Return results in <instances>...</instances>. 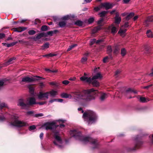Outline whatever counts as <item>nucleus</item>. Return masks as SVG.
I'll return each mask as SVG.
<instances>
[{
	"mask_svg": "<svg viewBox=\"0 0 153 153\" xmlns=\"http://www.w3.org/2000/svg\"><path fill=\"white\" fill-rule=\"evenodd\" d=\"M102 41V40L101 39L98 40L97 41L96 40V43L97 44H98L100 43Z\"/></svg>",
	"mask_w": 153,
	"mask_h": 153,
	"instance_id": "obj_61",
	"label": "nucleus"
},
{
	"mask_svg": "<svg viewBox=\"0 0 153 153\" xmlns=\"http://www.w3.org/2000/svg\"><path fill=\"white\" fill-rule=\"evenodd\" d=\"M6 105L4 103H1L0 104V108H2L4 107H6Z\"/></svg>",
	"mask_w": 153,
	"mask_h": 153,
	"instance_id": "obj_44",
	"label": "nucleus"
},
{
	"mask_svg": "<svg viewBox=\"0 0 153 153\" xmlns=\"http://www.w3.org/2000/svg\"><path fill=\"white\" fill-rule=\"evenodd\" d=\"M149 75L150 76H153V68L151 70V72Z\"/></svg>",
	"mask_w": 153,
	"mask_h": 153,
	"instance_id": "obj_59",
	"label": "nucleus"
},
{
	"mask_svg": "<svg viewBox=\"0 0 153 153\" xmlns=\"http://www.w3.org/2000/svg\"><path fill=\"white\" fill-rule=\"evenodd\" d=\"M126 53V51L125 48H123L121 49V55L123 56H124Z\"/></svg>",
	"mask_w": 153,
	"mask_h": 153,
	"instance_id": "obj_27",
	"label": "nucleus"
},
{
	"mask_svg": "<svg viewBox=\"0 0 153 153\" xmlns=\"http://www.w3.org/2000/svg\"><path fill=\"white\" fill-rule=\"evenodd\" d=\"M5 118L3 116H0V121H3L5 120Z\"/></svg>",
	"mask_w": 153,
	"mask_h": 153,
	"instance_id": "obj_56",
	"label": "nucleus"
},
{
	"mask_svg": "<svg viewBox=\"0 0 153 153\" xmlns=\"http://www.w3.org/2000/svg\"><path fill=\"white\" fill-rule=\"evenodd\" d=\"M27 29V28L26 27H18V31H17V32H21L24 31Z\"/></svg>",
	"mask_w": 153,
	"mask_h": 153,
	"instance_id": "obj_26",
	"label": "nucleus"
},
{
	"mask_svg": "<svg viewBox=\"0 0 153 153\" xmlns=\"http://www.w3.org/2000/svg\"><path fill=\"white\" fill-rule=\"evenodd\" d=\"M17 105L22 107H24L27 106V104L25 103V100L23 99H21L19 100Z\"/></svg>",
	"mask_w": 153,
	"mask_h": 153,
	"instance_id": "obj_13",
	"label": "nucleus"
},
{
	"mask_svg": "<svg viewBox=\"0 0 153 153\" xmlns=\"http://www.w3.org/2000/svg\"><path fill=\"white\" fill-rule=\"evenodd\" d=\"M56 101V99H54L52 100H51L49 101V102L50 103H52L53 102Z\"/></svg>",
	"mask_w": 153,
	"mask_h": 153,
	"instance_id": "obj_62",
	"label": "nucleus"
},
{
	"mask_svg": "<svg viewBox=\"0 0 153 153\" xmlns=\"http://www.w3.org/2000/svg\"><path fill=\"white\" fill-rule=\"evenodd\" d=\"M49 92L51 97H54L56 95V91L53 90Z\"/></svg>",
	"mask_w": 153,
	"mask_h": 153,
	"instance_id": "obj_28",
	"label": "nucleus"
},
{
	"mask_svg": "<svg viewBox=\"0 0 153 153\" xmlns=\"http://www.w3.org/2000/svg\"><path fill=\"white\" fill-rule=\"evenodd\" d=\"M102 77V76L101 73L98 72L93 76L91 79L96 80L97 79H101Z\"/></svg>",
	"mask_w": 153,
	"mask_h": 153,
	"instance_id": "obj_16",
	"label": "nucleus"
},
{
	"mask_svg": "<svg viewBox=\"0 0 153 153\" xmlns=\"http://www.w3.org/2000/svg\"><path fill=\"white\" fill-rule=\"evenodd\" d=\"M45 37L47 36H51L53 34V32L52 31H49L46 33H45Z\"/></svg>",
	"mask_w": 153,
	"mask_h": 153,
	"instance_id": "obj_29",
	"label": "nucleus"
},
{
	"mask_svg": "<svg viewBox=\"0 0 153 153\" xmlns=\"http://www.w3.org/2000/svg\"><path fill=\"white\" fill-rule=\"evenodd\" d=\"M146 34L149 38H153V34L152 31L150 30H148L146 32Z\"/></svg>",
	"mask_w": 153,
	"mask_h": 153,
	"instance_id": "obj_21",
	"label": "nucleus"
},
{
	"mask_svg": "<svg viewBox=\"0 0 153 153\" xmlns=\"http://www.w3.org/2000/svg\"><path fill=\"white\" fill-rule=\"evenodd\" d=\"M43 116V114L42 113H39L38 114H36L35 116L36 117H42Z\"/></svg>",
	"mask_w": 153,
	"mask_h": 153,
	"instance_id": "obj_49",
	"label": "nucleus"
},
{
	"mask_svg": "<svg viewBox=\"0 0 153 153\" xmlns=\"http://www.w3.org/2000/svg\"><path fill=\"white\" fill-rule=\"evenodd\" d=\"M34 77L36 78V79H39L38 80H40V79H45V78H43V77H40V76H35Z\"/></svg>",
	"mask_w": 153,
	"mask_h": 153,
	"instance_id": "obj_47",
	"label": "nucleus"
},
{
	"mask_svg": "<svg viewBox=\"0 0 153 153\" xmlns=\"http://www.w3.org/2000/svg\"><path fill=\"white\" fill-rule=\"evenodd\" d=\"M113 4L109 2L102 3L98 6L95 7L94 10H100L105 8L106 10L111 9L113 7Z\"/></svg>",
	"mask_w": 153,
	"mask_h": 153,
	"instance_id": "obj_7",
	"label": "nucleus"
},
{
	"mask_svg": "<svg viewBox=\"0 0 153 153\" xmlns=\"http://www.w3.org/2000/svg\"><path fill=\"white\" fill-rule=\"evenodd\" d=\"M70 133L71 136L74 137L76 139L81 141L84 143L86 144L90 142L93 146V149L97 147L98 143L97 141L90 137H86L81 135V132L76 129L70 131Z\"/></svg>",
	"mask_w": 153,
	"mask_h": 153,
	"instance_id": "obj_2",
	"label": "nucleus"
},
{
	"mask_svg": "<svg viewBox=\"0 0 153 153\" xmlns=\"http://www.w3.org/2000/svg\"><path fill=\"white\" fill-rule=\"evenodd\" d=\"M53 135V143L58 148L62 149L63 147V141L59 132L54 131Z\"/></svg>",
	"mask_w": 153,
	"mask_h": 153,
	"instance_id": "obj_4",
	"label": "nucleus"
},
{
	"mask_svg": "<svg viewBox=\"0 0 153 153\" xmlns=\"http://www.w3.org/2000/svg\"><path fill=\"white\" fill-rule=\"evenodd\" d=\"M87 57H83L81 59V62L83 64H85L87 61Z\"/></svg>",
	"mask_w": 153,
	"mask_h": 153,
	"instance_id": "obj_30",
	"label": "nucleus"
},
{
	"mask_svg": "<svg viewBox=\"0 0 153 153\" xmlns=\"http://www.w3.org/2000/svg\"><path fill=\"white\" fill-rule=\"evenodd\" d=\"M108 28L109 29L111 30V33L113 34L116 33L117 31V28L113 25L109 26Z\"/></svg>",
	"mask_w": 153,
	"mask_h": 153,
	"instance_id": "obj_17",
	"label": "nucleus"
},
{
	"mask_svg": "<svg viewBox=\"0 0 153 153\" xmlns=\"http://www.w3.org/2000/svg\"><path fill=\"white\" fill-rule=\"evenodd\" d=\"M28 34L30 35H33L36 33L35 31L33 30H30L28 32Z\"/></svg>",
	"mask_w": 153,
	"mask_h": 153,
	"instance_id": "obj_37",
	"label": "nucleus"
},
{
	"mask_svg": "<svg viewBox=\"0 0 153 153\" xmlns=\"http://www.w3.org/2000/svg\"><path fill=\"white\" fill-rule=\"evenodd\" d=\"M103 21V19L102 18L98 21L97 23L98 24H100Z\"/></svg>",
	"mask_w": 153,
	"mask_h": 153,
	"instance_id": "obj_48",
	"label": "nucleus"
},
{
	"mask_svg": "<svg viewBox=\"0 0 153 153\" xmlns=\"http://www.w3.org/2000/svg\"><path fill=\"white\" fill-rule=\"evenodd\" d=\"M45 129L46 130L52 129L56 127V124L54 122L48 123L45 125Z\"/></svg>",
	"mask_w": 153,
	"mask_h": 153,
	"instance_id": "obj_11",
	"label": "nucleus"
},
{
	"mask_svg": "<svg viewBox=\"0 0 153 153\" xmlns=\"http://www.w3.org/2000/svg\"><path fill=\"white\" fill-rule=\"evenodd\" d=\"M56 101L59 102H62L63 101V99H56Z\"/></svg>",
	"mask_w": 153,
	"mask_h": 153,
	"instance_id": "obj_58",
	"label": "nucleus"
},
{
	"mask_svg": "<svg viewBox=\"0 0 153 153\" xmlns=\"http://www.w3.org/2000/svg\"><path fill=\"white\" fill-rule=\"evenodd\" d=\"M18 42L16 41V42L11 43H10V44L11 45V46H13L14 45H15Z\"/></svg>",
	"mask_w": 153,
	"mask_h": 153,
	"instance_id": "obj_60",
	"label": "nucleus"
},
{
	"mask_svg": "<svg viewBox=\"0 0 153 153\" xmlns=\"http://www.w3.org/2000/svg\"><path fill=\"white\" fill-rule=\"evenodd\" d=\"M101 28V26H99L97 27H95L93 29V31L94 33H96L97 32L98 30H100Z\"/></svg>",
	"mask_w": 153,
	"mask_h": 153,
	"instance_id": "obj_33",
	"label": "nucleus"
},
{
	"mask_svg": "<svg viewBox=\"0 0 153 153\" xmlns=\"http://www.w3.org/2000/svg\"><path fill=\"white\" fill-rule=\"evenodd\" d=\"M152 86V84H151L146 86L143 87L142 88L143 89H148L149 88Z\"/></svg>",
	"mask_w": 153,
	"mask_h": 153,
	"instance_id": "obj_46",
	"label": "nucleus"
},
{
	"mask_svg": "<svg viewBox=\"0 0 153 153\" xmlns=\"http://www.w3.org/2000/svg\"><path fill=\"white\" fill-rule=\"evenodd\" d=\"M46 102H37L36 104H39L40 105H43L45 104H46Z\"/></svg>",
	"mask_w": 153,
	"mask_h": 153,
	"instance_id": "obj_51",
	"label": "nucleus"
},
{
	"mask_svg": "<svg viewBox=\"0 0 153 153\" xmlns=\"http://www.w3.org/2000/svg\"><path fill=\"white\" fill-rule=\"evenodd\" d=\"M130 0H123V1L125 4H127L129 2Z\"/></svg>",
	"mask_w": 153,
	"mask_h": 153,
	"instance_id": "obj_64",
	"label": "nucleus"
},
{
	"mask_svg": "<svg viewBox=\"0 0 153 153\" xmlns=\"http://www.w3.org/2000/svg\"><path fill=\"white\" fill-rule=\"evenodd\" d=\"M49 44L48 43H45L42 46V49L43 50L45 49L46 48H48L49 47Z\"/></svg>",
	"mask_w": 153,
	"mask_h": 153,
	"instance_id": "obj_31",
	"label": "nucleus"
},
{
	"mask_svg": "<svg viewBox=\"0 0 153 153\" xmlns=\"http://www.w3.org/2000/svg\"><path fill=\"white\" fill-rule=\"evenodd\" d=\"M92 0H84L83 4H86L91 2Z\"/></svg>",
	"mask_w": 153,
	"mask_h": 153,
	"instance_id": "obj_55",
	"label": "nucleus"
},
{
	"mask_svg": "<svg viewBox=\"0 0 153 153\" xmlns=\"http://www.w3.org/2000/svg\"><path fill=\"white\" fill-rule=\"evenodd\" d=\"M95 42H96V39H91L90 40V45H92L94 44Z\"/></svg>",
	"mask_w": 153,
	"mask_h": 153,
	"instance_id": "obj_42",
	"label": "nucleus"
},
{
	"mask_svg": "<svg viewBox=\"0 0 153 153\" xmlns=\"http://www.w3.org/2000/svg\"><path fill=\"white\" fill-rule=\"evenodd\" d=\"M121 72V71L119 70H117L116 71L115 73V75L117 76Z\"/></svg>",
	"mask_w": 153,
	"mask_h": 153,
	"instance_id": "obj_50",
	"label": "nucleus"
},
{
	"mask_svg": "<svg viewBox=\"0 0 153 153\" xmlns=\"http://www.w3.org/2000/svg\"><path fill=\"white\" fill-rule=\"evenodd\" d=\"M83 22L82 21L80 20H77L75 22V25L79 26H81L82 25Z\"/></svg>",
	"mask_w": 153,
	"mask_h": 153,
	"instance_id": "obj_32",
	"label": "nucleus"
},
{
	"mask_svg": "<svg viewBox=\"0 0 153 153\" xmlns=\"http://www.w3.org/2000/svg\"><path fill=\"white\" fill-rule=\"evenodd\" d=\"M4 80L0 81V89L3 86L4 83Z\"/></svg>",
	"mask_w": 153,
	"mask_h": 153,
	"instance_id": "obj_39",
	"label": "nucleus"
},
{
	"mask_svg": "<svg viewBox=\"0 0 153 153\" xmlns=\"http://www.w3.org/2000/svg\"><path fill=\"white\" fill-rule=\"evenodd\" d=\"M41 29L42 31H46L48 29V27L46 25H44L42 27Z\"/></svg>",
	"mask_w": 153,
	"mask_h": 153,
	"instance_id": "obj_38",
	"label": "nucleus"
},
{
	"mask_svg": "<svg viewBox=\"0 0 153 153\" xmlns=\"http://www.w3.org/2000/svg\"><path fill=\"white\" fill-rule=\"evenodd\" d=\"M80 80L89 83H91L94 86L98 87L100 85L99 82L96 80L91 79L90 77H88L86 76H83L80 78Z\"/></svg>",
	"mask_w": 153,
	"mask_h": 153,
	"instance_id": "obj_6",
	"label": "nucleus"
},
{
	"mask_svg": "<svg viewBox=\"0 0 153 153\" xmlns=\"http://www.w3.org/2000/svg\"><path fill=\"white\" fill-rule=\"evenodd\" d=\"M28 104L31 105L35 104H36L35 99L33 97H30L27 100Z\"/></svg>",
	"mask_w": 153,
	"mask_h": 153,
	"instance_id": "obj_14",
	"label": "nucleus"
},
{
	"mask_svg": "<svg viewBox=\"0 0 153 153\" xmlns=\"http://www.w3.org/2000/svg\"><path fill=\"white\" fill-rule=\"evenodd\" d=\"M43 133L42 132L40 133V138L41 139H43Z\"/></svg>",
	"mask_w": 153,
	"mask_h": 153,
	"instance_id": "obj_63",
	"label": "nucleus"
},
{
	"mask_svg": "<svg viewBox=\"0 0 153 153\" xmlns=\"http://www.w3.org/2000/svg\"><path fill=\"white\" fill-rule=\"evenodd\" d=\"M77 45L76 44H74L71 45L69 47V48H68L67 50V51H69L71 50L74 47L77 46Z\"/></svg>",
	"mask_w": 153,
	"mask_h": 153,
	"instance_id": "obj_34",
	"label": "nucleus"
},
{
	"mask_svg": "<svg viewBox=\"0 0 153 153\" xmlns=\"http://www.w3.org/2000/svg\"><path fill=\"white\" fill-rule=\"evenodd\" d=\"M107 13V11H104L100 13L99 15L100 17H103Z\"/></svg>",
	"mask_w": 153,
	"mask_h": 153,
	"instance_id": "obj_36",
	"label": "nucleus"
},
{
	"mask_svg": "<svg viewBox=\"0 0 153 153\" xmlns=\"http://www.w3.org/2000/svg\"><path fill=\"white\" fill-rule=\"evenodd\" d=\"M66 25V22L65 21L60 22L59 23V25L60 27H64Z\"/></svg>",
	"mask_w": 153,
	"mask_h": 153,
	"instance_id": "obj_24",
	"label": "nucleus"
},
{
	"mask_svg": "<svg viewBox=\"0 0 153 153\" xmlns=\"http://www.w3.org/2000/svg\"><path fill=\"white\" fill-rule=\"evenodd\" d=\"M45 33L44 32L41 33L37 34L35 39H39L42 37H45Z\"/></svg>",
	"mask_w": 153,
	"mask_h": 153,
	"instance_id": "obj_19",
	"label": "nucleus"
},
{
	"mask_svg": "<svg viewBox=\"0 0 153 153\" xmlns=\"http://www.w3.org/2000/svg\"><path fill=\"white\" fill-rule=\"evenodd\" d=\"M128 22H125L124 25L121 26L118 33L119 34L122 36L124 37L125 36V33L127 30L126 29L124 28L128 27Z\"/></svg>",
	"mask_w": 153,
	"mask_h": 153,
	"instance_id": "obj_8",
	"label": "nucleus"
},
{
	"mask_svg": "<svg viewBox=\"0 0 153 153\" xmlns=\"http://www.w3.org/2000/svg\"><path fill=\"white\" fill-rule=\"evenodd\" d=\"M112 49L111 46H108L107 48V52L108 53L111 52Z\"/></svg>",
	"mask_w": 153,
	"mask_h": 153,
	"instance_id": "obj_35",
	"label": "nucleus"
},
{
	"mask_svg": "<svg viewBox=\"0 0 153 153\" xmlns=\"http://www.w3.org/2000/svg\"><path fill=\"white\" fill-rule=\"evenodd\" d=\"M115 21L114 22L115 23L117 24H119L120 22L121 21V18L120 16H119V13H116V16L114 18Z\"/></svg>",
	"mask_w": 153,
	"mask_h": 153,
	"instance_id": "obj_15",
	"label": "nucleus"
},
{
	"mask_svg": "<svg viewBox=\"0 0 153 153\" xmlns=\"http://www.w3.org/2000/svg\"><path fill=\"white\" fill-rule=\"evenodd\" d=\"M5 34L2 33H0V39H1L3 38H4L5 37Z\"/></svg>",
	"mask_w": 153,
	"mask_h": 153,
	"instance_id": "obj_54",
	"label": "nucleus"
},
{
	"mask_svg": "<svg viewBox=\"0 0 153 153\" xmlns=\"http://www.w3.org/2000/svg\"><path fill=\"white\" fill-rule=\"evenodd\" d=\"M94 19L93 18H90L88 20V22L90 24L92 23L94 21Z\"/></svg>",
	"mask_w": 153,
	"mask_h": 153,
	"instance_id": "obj_45",
	"label": "nucleus"
},
{
	"mask_svg": "<svg viewBox=\"0 0 153 153\" xmlns=\"http://www.w3.org/2000/svg\"><path fill=\"white\" fill-rule=\"evenodd\" d=\"M123 16H126V20H128L132 18L134 16V13H131L129 14L126 13H124L122 14Z\"/></svg>",
	"mask_w": 153,
	"mask_h": 153,
	"instance_id": "obj_12",
	"label": "nucleus"
},
{
	"mask_svg": "<svg viewBox=\"0 0 153 153\" xmlns=\"http://www.w3.org/2000/svg\"><path fill=\"white\" fill-rule=\"evenodd\" d=\"M16 58L14 57L10 59L7 62L5 63V65L7 66L8 65L12 63L13 62L14 60Z\"/></svg>",
	"mask_w": 153,
	"mask_h": 153,
	"instance_id": "obj_20",
	"label": "nucleus"
},
{
	"mask_svg": "<svg viewBox=\"0 0 153 153\" xmlns=\"http://www.w3.org/2000/svg\"><path fill=\"white\" fill-rule=\"evenodd\" d=\"M82 117L85 121H86L89 125L94 123L97 119L95 113L90 110L85 112L83 114Z\"/></svg>",
	"mask_w": 153,
	"mask_h": 153,
	"instance_id": "obj_3",
	"label": "nucleus"
},
{
	"mask_svg": "<svg viewBox=\"0 0 153 153\" xmlns=\"http://www.w3.org/2000/svg\"><path fill=\"white\" fill-rule=\"evenodd\" d=\"M48 57H53V56H55L56 55V54H53L52 53H50L48 54Z\"/></svg>",
	"mask_w": 153,
	"mask_h": 153,
	"instance_id": "obj_57",
	"label": "nucleus"
},
{
	"mask_svg": "<svg viewBox=\"0 0 153 153\" xmlns=\"http://www.w3.org/2000/svg\"><path fill=\"white\" fill-rule=\"evenodd\" d=\"M108 97L107 94L105 93L102 94L100 97V99L102 101L104 100Z\"/></svg>",
	"mask_w": 153,
	"mask_h": 153,
	"instance_id": "obj_23",
	"label": "nucleus"
},
{
	"mask_svg": "<svg viewBox=\"0 0 153 153\" xmlns=\"http://www.w3.org/2000/svg\"><path fill=\"white\" fill-rule=\"evenodd\" d=\"M97 90L94 88L84 90L82 92L75 91L71 92L70 94L63 93L61 95L63 98L72 99L75 102H83L86 103L95 99V95L97 94Z\"/></svg>",
	"mask_w": 153,
	"mask_h": 153,
	"instance_id": "obj_1",
	"label": "nucleus"
},
{
	"mask_svg": "<svg viewBox=\"0 0 153 153\" xmlns=\"http://www.w3.org/2000/svg\"><path fill=\"white\" fill-rule=\"evenodd\" d=\"M147 21L149 22H153V16L149 17L147 19Z\"/></svg>",
	"mask_w": 153,
	"mask_h": 153,
	"instance_id": "obj_40",
	"label": "nucleus"
},
{
	"mask_svg": "<svg viewBox=\"0 0 153 153\" xmlns=\"http://www.w3.org/2000/svg\"><path fill=\"white\" fill-rule=\"evenodd\" d=\"M120 49L119 46L116 45L113 47V52L115 54H117L119 52Z\"/></svg>",
	"mask_w": 153,
	"mask_h": 153,
	"instance_id": "obj_18",
	"label": "nucleus"
},
{
	"mask_svg": "<svg viewBox=\"0 0 153 153\" xmlns=\"http://www.w3.org/2000/svg\"><path fill=\"white\" fill-rule=\"evenodd\" d=\"M39 79L36 78L34 76L33 77H29L28 76H26L22 78L21 82H30L36 80H38Z\"/></svg>",
	"mask_w": 153,
	"mask_h": 153,
	"instance_id": "obj_10",
	"label": "nucleus"
},
{
	"mask_svg": "<svg viewBox=\"0 0 153 153\" xmlns=\"http://www.w3.org/2000/svg\"><path fill=\"white\" fill-rule=\"evenodd\" d=\"M36 127L34 125L31 126H30L29 129L30 131L33 130L35 129Z\"/></svg>",
	"mask_w": 153,
	"mask_h": 153,
	"instance_id": "obj_43",
	"label": "nucleus"
},
{
	"mask_svg": "<svg viewBox=\"0 0 153 153\" xmlns=\"http://www.w3.org/2000/svg\"><path fill=\"white\" fill-rule=\"evenodd\" d=\"M140 102H147L149 101V100L148 99H146L145 97H140Z\"/></svg>",
	"mask_w": 153,
	"mask_h": 153,
	"instance_id": "obj_25",
	"label": "nucleus"
},
{
	"mask_svg": "<svg viewBox=\"0 0 153 153\" xmlns=\"http://www.w3.org/2000/svg\"><path fill=\"white\" fill-rule=\"evenodd\" d=\"M29 91L31 93L33 94V93L34 91V88L32 87H30L29 88Z\"/></svg>",
	"mask_w": 153,
	"mask_h": 153,
	"instance_id": "obj_53",
	"label": "nucleus"
},
{
	"mask_svg": "<svg viewBox=\"0 0 153 153\" xmlns=\"http://www.w3.org/2000/svg\"><path fill=\"white\" fill-rule=\"evenodd\" d=\"M11 118L12 120L9 124V125L10 126L21 127L28 126V124L26 122L19 120L18 119V116L16 115H12Z\"/></svg>",
	"mask_w": 153,
	"mask_h": 153,
	"instance_id": "obj_5",
	"label": "nucleus"
},
{
	"mask_svg": "<svg viewBox=\"0 0 153 153\" xmlns=\"http://www.w3.org/2000/svg\"><path fill=\"white\" fill-rule=\"evenodd\" d=\"M109 57L108 56H106L103 59L102 61L103 62L106 63L108 61Z\"/></svg>",
	"mask_w": 153,
	"mask_h": 153,
	"instance_id": "obj_41",
	"label": "nucleus"
},
{
	"mask_svg": "<svg viewBox=\"0 0 153 153\" xmlns=\"http://www.w3.org/2000/svg\"><path fill=\"white\" fill-rule=\"evenodd\" d=\"M126 92H130V93H134V94H136L137 93V91L134 89L131 88H128L126 90Z\"/></svg>",
	"mask_w": 153,
	"mask_h": 153,
	"instance_id": "obj_22",
	"label": "nucleus"
},
{
	"mask_svg": "<svg viewBox=\"0 0 153 153\" xmlns=\"http://www.w3.org/2000/svg\"><path fill=\"white\" fill-rule=\"evenodd\" d=\"M62 82L63 84L67 85L69 83V82L68 80H64L62 81Z\"/></svg>",
	"mask_w": 153,
	"mask_h": 153,
	"instance_id": "obj_52",
	"label": "nucleus"
},
{
	"mask_svg": "<svg viewBox=\"0 0 153 153\" xmlns=\"http://www.w3.org/2000/svg\"><path fill=\"white\" fill-rule=\"evenodd\" d=\"M49 93V92L44 93L40 92L37 95L38 98L40 100H46L48 99Z\"/></svg>",
	"mask_w": 153,
	"mask_h": 153,
	"instance_id": "obj_9",
	"label": "nucleus"
}]
</instances>
